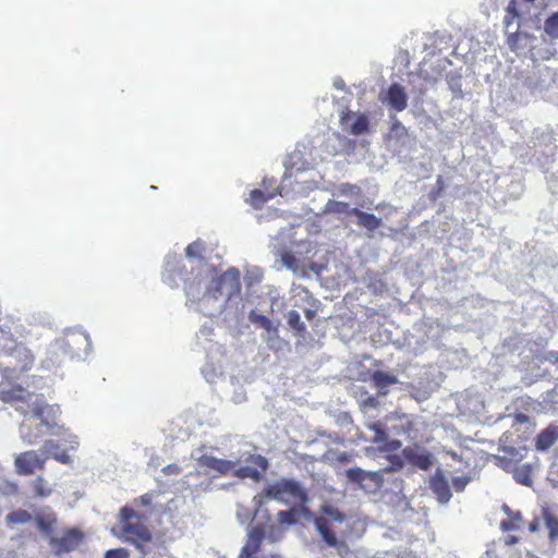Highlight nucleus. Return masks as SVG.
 I'll use <instances>...</instances> for the list:
<instances>
[{
    "instance_id": "nucleus-1",
    "label": "nucleus",
    "mask_w": 558,
    "mask_h": 558,
    "mask_svg": "<svg viewBox=\"0 0 558 558\" xmlns=\"http://www.w3.org/2000/svg\"><path fill=\"white\" fill-rule=\"evenodd\" d=\"M22 413L24 420L20 425V434L28 445L37 444L46 434H52L57 426L53 407L45 402H34L29 413Z\"/></svg>"
},
{
    "instance_id": "nucleus-2",
    "label": "nucleus",
    "mask_w": 558,
    "mask_h": 558,
    "mask_svg": "<svg viewBox=\"0 0 558 558\" xmlns=\"http://www.w3.org/2000/svg\"><path fill=\"white\" fill-rule=\"evenodd\" d=\"M121 517V538L134 545L145 558L149 553V546L153 543V535L148 527L141 521L134 509L123 507L120 511Z\"/></svg>"
},
{
    "instance_id": "nucleus-3",
    "label": "nucleus",
    "mask_w": 558,
    "mask_h": 558,
    "mask_svg": "<svg viewBox=\"0 0 558 558\" xmlns=\"http://www.w3.org/2000/svg\"><path fill=\"white\" fill-rule=\"evenodd\" d=\"M275 499L283 504H304L307 495L302 486L294 480L281 478L266 486L262 493L254 497V504L262 507L267 500Z\"/></svg>"
},
{
    "instance_id": "nucleus-4",
    "label": "nucleus",
    "mask_w": 558,
    "mask_h": 558,
    "mask_svg": "<svg viewBox=\"0 0 558 558\" xmlns=\"http://www.w3.org/2000/svg\"><path fill=\"white\" fill-rule=\"evenodd\" d=\"M34 362V354L23 343L0 351V372L5 376L19 377L31 371Z\"/></svg>"
},
{
    "instance_id": "nucleus-5",
    "label": "nucleus",
    "mask_w": 558,
    "mask_h": 558,
    "mask_svg": "<svg viewBox=\"0 0 558 558\" xmlns=\"http://www.w3.org/2000/svg\"><path fill=\"white\" fill-rule=\"evenodd\" d=\"M84 541V533L77 527H70L58 536H50L49 546L56 556L74 551Z\"/></svg>"
},
{
    "instance_id": "nucleus-6",
    "label": "nucleus",
    "mask_w": 558,
    "mask_h": 558,
    "mask_svg": "<svg viewBox=\"0 0 558 558\" xmlns=\"http://www.w3.org/2000/svg\"><path fill=\"white\" fill-rule=\"evenodd\" d=\"M47 458L40 457L35 450H28L20 453L14 461L16 473L20 475H31L37 470L45 469Z\"/></svg>"
},
{
    "instance_id": "nucleus-7",
    "label": "nucleus",
    "mask_w": 558,
    "mask_h": 558,
    "mask_svg": "<svg viewBox=\"0 0 558 558\" xmlns=\"http://www.w3.org/2000/svg\"><path fill=\"white\" fill-rule=\"evenodd\" d=\"M379 99L383 104L387 105L389 109L401 112L407 109L409 98L402 85L392 83L385 93L380 94Z\"/></svg>"
},
{
    "instance_id": "nucleus-8",
    "label": "nucleus",
    "mask_w": 558,
    "mask_h": 558,
    "mask_svg": "<svg viewBox=\"0 0 558 558\" xmlns=\"http://www.w3.org/2000/svg\"><path fill=\"white\" fill-rule=\"evenodd\" d=\"M340 123L343 129L353 135H361L368 131L369 121L365 114H356L350 110L341 113Z\"/></svg>"
},
{
    "instance_id": "nucleus-9",
    "label": "nucleus",
    "mask_w": 558,
    "mask_h": 558,
    "mask_svg": "<svg viewBox=\"0 0 558 558\" xmlns=\"http://www.w3.org/2000/svg\"><path fill=\"white\" fill-rule=\"evenodd\" d=\"M265 532L262 526H254L247 536L245 545L242 547L239 558H257L256 555L260 551Z\"/></svg>"
},
{
    "instance_id": "nucleus-10",
    "label": "nucleus",
    "mask_w": 558,
    "mask_h": 558,
    "mask_svg": "<svg viewBox=\"0 0 558 558\" xmlns=\"http://www.w3.org/2000/svg\"><path fill=\"white\" fill-rule=\"evenodd\" d=\"M404 460L421 470H428L433 465V456L426 450H418L414 447H405L402 450Z\"/></svg>"
},
{
    "instance_id": "nucleus-11",
    "label": "nucleus",
    "mask_w": 558,
    "mask_h": 558,
    "mask_svg": "<svg viewBox=\"0 0 558 558\" xmlns=\"http://www.w3.org/2000/svg\"><path fill=\"white\" fill-rule=\"evenodd\" d=\"M61 347L72 357L80 355L87 347V337L81 332H69L62 339Z\"/></svg>"
},
{
    "instance_id": "nucleus-12",
    "label": "nucleus",
    "mask_w": 558,
    "mask_h": 558,
    "mask_svg": "<svg viewBox=\"0 0 558 558\" xmlns=\"http://www.w3.org/2000/svg\"><path fill=\"white\" fill-rule=\"evenodd\" d=\"M201 466L213 470L219 475H227L234 470L235 463L230 460L219 459L213 456H202L198 460Z\"/></svg>"
},
{
    "instance_id": "nucleus-13",
    "label": "nucleus",
    "mask_w": 558,
    "mask_h": 558,
    "mask_svg": "<svg viewBox=\"0 0 558 558\" xmlns=\"http://www.w3.org/2000/svg\"><path fill=\"white\" fill-rule=\"evenodd\" d=\"M239 278H240L239 270L235 268H231V269L227 270L225 274H222L221 276L213 279L209 291L213 293V296L215 299H217L218 295L221 294L223 287L226 286L227 281H229V280L234 281L235 289H239V287H240Z\"/></svg>"
},
{
    "instance_id": "nucleus-14",
    "label": "nucleus",
    "mask_w": 558,
    "mask_h": 558,
    "mask_svg": "<svg viewBox=\"0 0 558 558\" xmlns=\"http://www.w3.org/2000/svg\"><path fill=\"white\" fill-rule=\"evenodd\" d=\"M345 476L350 482L359 484L362 488H365L363 483L366 480L374 482L376 485H378L381 481V477L378 473H368L360 468H351L345 470Z\"/></svg>"
},
{
    "instance_id": "nucleus-15",
    "label": "nucleus",
    "mask_w": 558,
    "mask_h": 558,
    "mask_svg": "<svg viewBox=\"0 0 558 558\" xmlns=\"http://www.w3.org/2000/svg\"><path fill=\"white\" fill-rule=\"evenodd\" d=\"M352 215L356 217V223L368 231H375L383 225L381 218L357 208H352Z\"/></svg>"
},
{
    "instance_id": "nucleus-16",
    "label": "nucleus",
    "mask_w": 558,
    "mask_h": 558,
    "mask_svg": "<svg viewBox=\"0 0 558 558\" xmlns=\"http://www.w3.org/2000/svg\"><path fill=\"white\" fill-rule=\"evenodd\" d=\"M558 439V427L549 425L543 429L536 437L535 447L537 450L544 451L550 448Z\"/></svg>"
},
{
    "instance_id": "nucleus-17",
    "label": "nucleus",
    "mask_w": 558,
    "mask_h": 558,
    "mask_svg": "<svg viewBox=\"0 0 558 558\" xmlns=\"http://www.w3.org/2000/svg\"><path fill=\"white\" fill-rule=\"evenodd\" d=\"M372 383L379 390L380 395H386L387 391H381L384 388L398 383L397 376L384 371H375L371 376Z\"/></svg>"
},
{
    "instance_id": "nucleus-18",
    "label": "nucleus",
    "mask_w": 558,
    "mask_h": 558,
    "mask_svg": "<svg viewBox=\"0 0 558 558\" xmlns=\"http://www.w3.org/2000/svg\"><path fill=\"white\" fill-rule=\"evenodd\" d=\"M35 520L38 529L49 541L50 536H53L52 532L58 522L57 515L54 513L38 514L36 515Z\"/></svg>"
},
{
    "instance_id": "nucleus-19",
    "label": "nucleus",
    "mask_w": 558,
    "mask_h": 558,
    "mask_svg": "<svg viewBox=\"0 0 558 558\" xmlns=\"http://www.w3.org/2000/svg\"><path fill=\"white\" fill-rule=\"evenodd\" d=\"M430 487L440 501L446 502L450 499L451 492L448 482L442 475H435L430 482Z\"/></svg>"
},
{
    "instance_id": "nucleus-20",
    "label": "nucleus",
    "mask_w": 558,
    "mask_h": 558,
    "mask_svg": "<svg viewBox=\"0 0 558 558\" xmlns=\"http://www.w3.org/2000/svg\"><path fill=\"white\" fill-rule=\"evenodd\" d=\"M315 526L328 546L336 547L338 545V539L328 524V519L316 518Z\"/></svg>"
},
{
    "instance_id": "nucleus-21",
    "label": "nucleus",
    "mask_w": 558,
    "mask_h": 558,
    "mask_svg": "<svg viewBox=\"0 0 558 558\" xmlns=\"http://www.w3.org/2000/svg\"><path fill=\"white\" fill-rule=\"evenodd\" d=\"M26 396H29V393L20 385L0 391V400L5 403L24 401Z\"/></svg>"
},
{
    "instance_id": "nucleus-22",
    "label": "nucleus",
    "mask_w": 558,
    "mask_h": 558,
    "mask_svg": "<svg viewBox=\"0 0 558 558\" xmlns=\"http://www.w3.org/2000/svg\"><path fill=\"white\" fill-rule=\"evenodd\" d=\"M275 197V193H265L262 190L255 189L251 191L250 197L246 202L255 209H260L269 199Z\"/></svg>"
},
{
    "instance_id": "nucleus-23",
    "label": "nucleus",
    "mask_w": 558,
    "mask_h": 558,
    "mask_svg": "<svg viewBox=\"0 0 558 558\" xmlns=\"http://www.w3.org/2000/svg\"><path fill=\"white\" fill-rule=\"evenodd\" d=\"M408 135V129L398 120L396 116H390L389 136L399 141L405 138Z\"/></svg>"
},
{
    "instance_id": "nucleus-24",
    "label": "nucleus",
    "mask_w": 558,
    "mask_h": 558,
    "mask_svg": "<svg viewBox=\"0 0 558 558\" xmlns=\"http://www.w3.org/2000/svg\"><path fill=\"white\" fill-rule=\"evenodd\" d=\"M248 319L251 323L259 326L260 328L267 331H277V328L274 326L272 322L267 316L258 314L255 311L250 312Z\"/></svg>"
},
{
    "instance_id": "nucleus-25",
    "label": "nucleus",
    "mask_w": 558,
    "mask_h": 558,
    "mask_svg": "<svg viewBox=\"0 0 558 558\" xmlns=\"http://www.w3.org/2000/svg\"><path fill=\"white\" fill-rule=\"evenodd\" d=\"M299 510L291 508L289 510H281L277 513V521L279 524L293 525L298 522Z\"/></svg>"
},
{
    "instance_id": "nucleus-26",
    "label": "nucleus",
    "mask_w": 558,
    "mask_h": 558,
    "mask_svg": "<svg viewBox=\"0 0 558 558\" xmlns=\"http://www.w3.org/2000/svg\"><path fill=\"white\" fill-rule=\"evenodd\" d=\"M507 512L510 513V519L501 521L500 529L506 532L519 530L520 522L522 521L521 513L520 512H511L508 508H507Z\"/></svg>"
},
{
    "instance_id": "nucleus-27",
    "label": "nucleus",
    "mask_w": 558,
    "mask_h": 558,
    "mask_svg": "<svg viewBox=\"0 0 558 558\" xmlns=\"http://www.w3.org/2000/svg\"><path fill=\"white\" fill-rule=\"evenodd\" d=\"M32 520V514L26 510L19 509L7 515L8 524H25Z\"/></svg>"
},
{
    "instance_id": "nucleus-28",
    "label": "nucleus",
    "mask_w": 558,
    "mask_h": 558,
    "mask_svg": "<svg viewBox=\"0 0 558 558\" xmlns=\"http://www.w3.org/2000/svg\"><path fill=\"white\" fill-rule=\"evenodd\" d=\"M544 29L550 38L558 39V12L553 13L545 20Z\"/></svg>"
},
{
    "instance_id": "nucleus-29",
    "label": "nucleus",
    "mask_w": 558,
    "mask_h": 558,
    "mask_svg": "<svg viewBox=\"0 0 558 558\" xmlns=\"http://www.w3.org/2000/svg\"><path fill=\"white\" fill-rule=\"evenodd\" d=\"M287 320H288V325L294 330L296 331L298 333H303L305 332L306 330V327L305 325L301 322V316L300 314L292 310V311H289L288 314H287Z\"/></svg>"
},
{
    "instance_id": "nucleus-30",
    "label": "nucleus",
    "mask_w": 558,
    "mask_h": 558,
    "mask_svg": "<svg viewBox=\"0 0 558 558\" xmlns=\"http://www.w3.org/2000/svg\"><path fill=\"white\" fill-rule=\"evenodd\" d=\"M322 511L324 514L322 518L328 519V524L331 522H343L345 520V514L332 506H325Z\"/></svg>"
},
{
    "instance_id": "nucleus-31",
    "label": "nucleus",
    "mask_w": 558,
    "mask_h": 558,
    "mask_svg": "<svg viewBox=\"0 0 558 558\" xmlns=\"http://www.w3.org/2000/svg\"><path fill=\"white\" fill-rule=\"evenodd\" d=\"M33 490L38 497H48L51 494V488L49 487L47 481L41 476H38L34 480Z\"/></svg>"
},
{
    "instance_id": "nucleus-32",
    "label": "nucleus",
    "mask_w": 558,
    "mask_h": 558,
    "mask_svg": "<svg viewBox=\"0 0 558 558\" xmlns=\"http://www.w3.org/2000/svg\"><path fill=\"white\" fill-rule=\"evenodd\" d=\"M327 209L330 213L345 214V215H349V216H353L352 215V208L345 202L329 201V203L327 204Z\"/></svg>"
},
{
    "instance_id": "nucleus-33",
    "label": "nucleus",
    "mask_w": 558,
    "mask_h": 558,
    "mask_svg": "<svg viewBox=\"0 0 558 558\" xmlns=\"http://www.w3.org/2000/svg\"><path fill=\"white\" fill-rule=\"evenodd\" d=\"M368 429L374 433L373 442L375 444H384L387 441L388 434L383 428L379 422L373 423L368 425Z\"/></svg>"
},
{
    "instance_id": "nucleus-34",
    "label": "nucleus",
    "mask_w": 558,
    "mask_h": 558,
    "mask_svg": "<svg viewBox=\"0 0 558 558\" xmlns=\"http://www.w3.org/2000/svg\"><path fill=\"white\" fill-rule=\"evenodd\" d=\"M234 475L241 478H253L258 481L260 478V472L256 468L243 466L234 471Z\"/></svg>"
},
{
    "instance_id": "nucleus-35",
    "label": "nucleus",
    "mask_w": 558,
    "mask_h": 558,
    "mask_svg": "<svg viewBox=\"0 0 558 558\" xmlns=\"http://www.w3.org/2000/svg\"><path fill=\"white\" fill-rule=\"evenodd\" d=\"M506 11H507V14L504 19V23H505V26L508 28L513 23V21L520 16V13L517 9V1L511 0L508 4Z\"/></svg>"
},
{
    "instance_id": "nucleus-36",
    "label": "nucleus",
    "mask_w": 558,
    "mask_h": 558,
    "mask_svg": "<svg viewBox=\"0 0 558 558\" xmlns=\"http://www.w3.org/2000/svg\"><path fill=\"white\" fill-rule=\"evenodd\" d=\"M203 244L199 241H194L190 243L185 248V254L191 258H201L203 253Z\"/></svg>"
},
{
    "instance_id": "nucleus-37",
    "label": "nucleus",
    "mask_w": 558,
    "mask_h": 558,
    "mask_svg": "<svg viewBox=\"0 0 558 558\" xmlns=\"http://www.w3.org/2000/svg\"><path fill=\"white\" fill-rule=\"evenodd\" d=\"M545 524L548 530V536L550 539L558 537V519L553 515L545 518Z\"/></svg>"
},
{
    "instance_id": "nucleus-38",
    "label": "nucleus",
    "mask_w": 558,
    "mask_h": 558,
    "mask_svg": "<svg viewBox=\"0 0 558 558\" xmlns=\"http://www.w3.org/2000/svg\"><path fill=\"white\" fill-rule=\"evenodd\" d=\"M130 551L125 548L109 549L105 554V558H129Z\"/></svg>"
},
{
    "instance_id": "nucleus-39",
    "label": "nucleus",
    "mask_w": 558,
    "mask_h": 558,
    "mask_svg": "<svg viewBox=\"0 0 558 558\" xmlns=\"http://www.w3.org/2000/svg\"><path fill=\"white\" fill-rule=\"evenodd\" d=\"M282 262L290 269L294 270L298 267V260H296L295 256L291 253H288V252L284 253L282 255Z\"/></svg>"
},
{
    "instance_id": "nucleus-40",
    "label": "nucleus",
    "mask_w": 558,
    "mask_h": 558,
    "mask_svg": "<svg viewBox=\"0 0 558 558\" xmlns=\"http://www.w3.org/2000/svg\"><path fill=\"white\" fill-rule=\"evenodd\" d=\"M401 448V441L398 439H389L384 442V446L380 448L384 451H395Z\"/></svg>"
},
{
    "instance_id": "nucleus-41",
    "label": "nucleus",
    "mask_w": 558,
    "mask_h": 558,
    "mask_svg": "<svg viewBox=\"0 0 558 558\" xmlns=\"http://www.w3.org/2000/svg\"><path fill=\"white\" fill-rule=\"evenodd\" d=\"M469 482V478L466 477H454L452 481V485L457 492H462L466 484Z\"/></svg>"
},
{
    "instance_id": "nucleus-42",
    "label": "nucleus",
    "mask_w": 558,
    "mask_h": 558,
    "mask_svg": "<svg viewBox=\"0 0 558 558\" xmlns=\"http://www.w3.org/2000/svg\"><path fill=\"white\" fill-rule=\"evenodd\" d=\"M52 458L63 464H68L71 461L70 456L65 451L56 452L52 454Z\"/></svg>"
},
{
    "instance_id": "nucleus-43",
    "label": "nucleus",
    "mask_w": 558,
    "mask_h": 558,
    "mask_svg": "<svg viewBox=\"0 0 558 558\" xmlns=\"http://www.w3.org/2000/svg\"><path fill=\"white\" fill-rule=\"evenodd\" d=\"M162 472H163L166 475L180 474V473H181V468H180L178 464L172 463V464H168V465H166V466L162 469Z\"/></svg>"
},
{
    "instance_id": "nucleus-44",
    "label": "nucleus",
    "mask_w": 558,
    "mask_h": 558,
    "mask_svg": "<svg viewBox=\"0 0 558 558\" xmlns=\"http://www.w3.org/2000/svg\"><path fill=\"white\" fill-rule=\"evenodd\" d=\"M253 461L254 463L259 466L263 471H265L268 466V462H267V459L263 456H256V457H253Z\"/></svg>"
},
{
    "instance_id": "nucleus-45",
    "label": "nucleus",
    "mask_w": 558,
    "mask_h": 558,
    "mask_svg": "<svg viewBox=\"0 0 558 558\" xmlns=\"http://www.w3.org/2000/svg\"><path fill=\"white\" fill-rule=\"evenodd\" d=\"M44 448L47 452H51L52 450L54 449H58L59 446L57 442L52 441V440H47L44 445Z\"/></svg>"
},
{
    "instance_id": "nucleus-46",
    "label": "nucleus",
    "mask_w": 558,
    "mask_h": 558,
    "mask_svg": "<svg viewBox=\"0 0 558 558\" xmlns=\"http://www.w3.org/2000/svg\"><path fill=\"white\" fill-rule=\"evenodd\" d=\"M364 404L371 408H376L379 404V402L375 397L371 396L367 399H365Z\"/></svg>"
},
{
    "instance_id": "nucleus-47",
    "label": "nucleus",
    "mask_w": 558,
    "mask_h": 558,
    "mask_svg": "<svg viewBox=\"0 0 558 558\" xmlns=\"http://www.w3.org/2000/svg\"><path fill=\"white\" fill-rule=\"evenodd\" d=\"M153 497H154L153 493L145 494V495L141 496V501L143 505L148 506L151 504Z\"/></svg>"
},
{
    "instance_id": "nucleus-48",
    "label": "nucleus",
    "mask_w": 558,
    "mask_h": 558,
    "mask_svg": "<svg viewBox=\"0 0 558 558\" xmlns=\"http://www.w3.org/2000/svg\"><path fill=\"white\" fill-rule=\"evenodd\" d=\"M445 189L444 180L441 177L437 178L436 181V194H440Z\"/></svg>"
},
{
    "instance_id": "nucleus-49",
    "label": "nucleus",
    "mask_w": 558,
    "mask_h": 558,
    "mask_svg": "<svg viewBox=\"0 0 558 558\" xmlns=\"http://www.w3.org/2000/svg\"><path fill=\"white\" fill-rule=\"evenodd\" d=\"M515 477H517V481L520 484H523V485H527L531 482L529 475H524V476H521V477L519 475H515Z\"/></svg>"
},
{
    "instance_id": "nucleus-50",
    "label": "nucleus",
    "mask_w": 558,
    "mask_h": 558,
    "mask_svg": "<svg viewBox=\"0 0 558 558\" xmlns=\"http://www.w3.org/2000/svg\"><path fill=\"white\" fill-rule=\"evenodd\" d=\"M304 315H305V318L307 320H312L315 317L316 312L313 311V310L307 308V310L304 311Z\"/></svg>"
},
{
    "instance_id": "nucleus-51",
    "label": "nucleus",
    "mask_w": 558,
    "mask_h": 558,
    "mask_svg": "<svg viewBox=\"0 0 558 558\" xmlns=\"http://www.w3.org/2000/svg\"><path fill=\"white\" fill-rule=\"evenodd\" d=\"M338 461L340 462H349L350 461V457L347 454V453H340L338 456Z\"/></svg>"
},
{
    "instance_id": "nucleus-52",
    "label": "nucleus",
    "mask_w": 558,
    "mask_h": 558,
    "mask_svg": "<svg viewBox=\"0 0 558 558\" xmlns=\"http://www.w3.org/2000/svg\"><path fill=\"white\" fill-rule=\"evenodd\" d=\"M518 542V538L515 536H508L506 544L507 545H513Z\"/></svg>"
},
{
    "instance_id": "nucleus-53",
    "label": "nucleus",
    "mask_w": 558,
    "mask_h": 558,
    "mask_svg": "<svg viewBox=\"0 0 558 558\" xmlns=\"http://www.w3.org/2000/svg\"><path fill=\"white\" fill-rule=\"evenodd\" d=\"M518 36H519L518 31H515L514 33L510 34L509 41L517 40Z\"/></svg>"
},
{
    "instance_id": "nucleus-54",
    "label": "nucleus",
    "mask_w": 558,
    "mask_h": 558,
    "mask_svg": "<svg viewBox=\"0 0 558 558\" xmlns=\"http://www.w3.org/2000/svg\"><path fill=\"white\" fill-rule=\"evenodd\" d=\"M393 459L396 460V461H393V463L397 464L399 468H401L402 466V462H401L400 458L399 457H393Z\"/></svg>"
},
{
    "instance_id": "nucleus-55",
    "label": "nucleus",
    "mask_w": 558,
    "mask_h": 558,
    "mask_svg": "<svg viewBox=\"0 0 558 558\" xmlns=\"http://www.w3.org/2000/svg\"><path fill=\"white\" fill-rule=\"evenodd\" d=\"M526 418H527V417H526V415H524V414H520V415H518V421H519V422H521V423H522V422H525V421H526Z\"/></svg>"
},
{
    "instance_id": "nucleus-56",
    "label": "nucleus",
    "mask_w": 558,
    "mask_h": 558,
    "mask_svg": "<svg viewBox=\"0 0 558 558\" xmlns=\"http://www.w3.org/2000/svg\"><path fill=\"white\" fill-rule=\"evenodd\" d=\"M530 530L531 531H535L536 530V525L535 524H531Z\"/></svg>"
}]
</instances>
